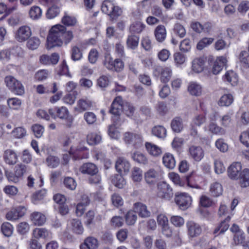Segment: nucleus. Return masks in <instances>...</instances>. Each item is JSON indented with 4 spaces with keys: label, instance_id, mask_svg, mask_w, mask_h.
Instances as JSON below:
<instances>
[{
    "label": "nucleus",
    "instance_id": "nucleus-61",
    "mask_svg": "<svg viewBox=\"0 0 249 249\" xmlns=\"http://www.w3.org/2000/svg\"><path fill=\"white\" fill-rule=\"evenodd\" d=\"M233 240L235 245H242L246 240L245 233L243 231H239L234 234Z\"/></svg>",
    "mask_w": 249,
    "mask_h": 249
},
{
    "label": "nucleus",
    "instance_id": "nucleus-54",
    "mask_svg": "<svg viewBox=\"0 0 249 249\" xmlns=\"http://www.w3.org/2000/svg\"><path fill=\"white\" fill-rule=\"evenodd\" d=\"M7 102L10 108L15 110L19 109L21 106V101L17 98H9Z\"/></svg>",
    "mask_w": 249,
    "mask_h": 249
},
{
    "label": "nucleus",
    "instance_id": "nucleus-26",
    "mask_svg": "<svg viewBox=\"0 0 249 249\" xmlns=\"http://www.w3.org/2000/svg\"><path fill=\"white\" fill-rule=\"evenodd\" d=\"M15 177L13 178L9 177V180L16 182L18 181V178L22 177L27 171V166L22 164H19L15 166Z\"/></svg>",
    "mask_w": 249,
    "mask_h": 249
},
{
    "label": "nucleus",
    "instance_id": "nucleus-64",
    "mask_svg": "<svg viewBox=\"0 0 249 249\" xmlns=\"http://www.w3.org/2000/svg\"><path fill=\"white\" fill-rule=\"evenodd\" d=\"M131 177L134 181H140L142 178V170L138 167H134L132 171Z\"/></svg>",
    "mask_w": 249,
    "mask_h": 249
},
{
    "label": "nucleus",
    "instance_id": "nucleus-5",
    "mask_svg": "<svg viewBox=\"0 0 249 249\" xmlns=\"http://www.w3.org/2000/svg\"><path fill=\"white\" fill-rule=\"evenodd\" d=\"M123 140L126 144H131L136 148L139 147L143 142L142 137L140 134L129 132L124 133Z\"/></svg>",
    "mask_w": 249,
    "mask_h": 249
},
{
    "label": "nucleus",
    "instance_id": "nucleus-32",
    "mask_svg": "<svg viewBox=\"0 0 249 249\" xmlns=\"http://www.w3.org/2000/svg\"><path fill=\"white\" fill-rule=\"evenodd\" d=\"M223 80L232 86L236 85L238 80L237 74L232 71H228L224 75Z\"/></svg>",
    "mask_w": 249,
    "mask_h": 249
},
{
    "label": "nucleus",
    "instance_id": "nucleus-31",
    "mask_svg": "<svg viewBox=\"0 0 249 249\" xmlns=\"http://www.w3.org/2000/svg\"><path fill=\"white\" fill-rule=\"evenodd\" d=\"M34 237L36 239H45L50 235V231L43 228H36L33 231Z\"/></svg>",
    "mask_w": 249,
    "mask_h": 249
},
{
    "label": "nucleus",
    "instance_id": "nucleus-58",
    "mask_svg": "<svg viewBox=\"0 0 249 249\" xmlns=\"http://www.w3.org/2000/svg\"><path fill=\"white\" fill-rule=\"evenodd\" d=\"M214 40L212 37H204L201 39L197 44V49L198 50H202L205 47L211 44Z\"/></svg>",
    "mask_w": 249,
    "mask_h": 249
},
{
    "label": "nucleus",
    "instance_id": "nucleus-38",
    "mask_svg": "<svg viewBox=\"0 0 249 249\" xmlns=\"http://www.w3.org/2000/svg\"><path fill=\"white\" fill-rule=\"evenodd\" d=\"M232 115V114L230 112L227 113L222 116H219L218 115L217 118H219L220 125L223 127H227L230 126L231 123Z\"/></svg>",
    "mask_w": 249,
    "mask_h": 249
},
{
    "label": "nucleus",
    "instance_id": "nucleus-50",
    "mask_svg": "<svg viewBox=\"0 0 249 249\" xmlns=\"http://www.w3.org/2000/svg\"><path fill=\"white\" fill-rule=\"evenodd\" d=\"M113 184L119 188H122L125 184V181L121 173L115 175L112 178Z\"/></svg>",
    "mask_w": 249,
    "mask_h": 249
},
{
    "label": "nucleus",
    "instance_id": "nucleus-4",
    "mask_svg": "<svg viewBox=\"0 0 249 249\" xmlns=\"http://www.w3.org/2000/svg\"><path fill=\"white\" fill-rule=\"evenodd\" d=\"M4 82L8 89L14 93L22 95L24 93V87L22 83L11 75L5 77Z\"/></svg>",
    "mask_w": 249,
    "mask_h": 249
},
{
    "label": "nucleus",
    "instance_id": "nucleus-12",
    "mask_svg": "<svg viewBox=\"0 0 249 249\" xmlns=\"http://www.w3.org/2000/svg\"><path fill=\"white\" fill-rule=\"evenodd\" d=\"M189 154L194 160L199 161L204 157V151L201 146L192 145L189 148Z\"/></svg>",
    "mask_w": 249,
    "mask_h": 249
},
{
    "label": "nucleus",
    "instance_id": "nucleus-15",
    "mask_svg": "<svg viewBox=\"0 0 249 249\" xmlns=\"http://www.w3.org/2000/svg\"><path fill=\"white\" fill-rule=\"evenodd\" d=\"M79 171L83 174L94 175L98 173V168L95 164L87 162L83 164L80 167Z\"/></svg>",
    "mask_w": 249,
    "mask_h": 249
},
{
    "label": "nucleus",
    "instance_id": "nucleus-2",
    "mask_svg": "<svg viewBox=\"0 0 249 249\" xmlns=\"http://www.w3.org/2000/svg\"><path fill=\"white\" fill-rule=\"evenodd\" d=\"M48 111L52 118L65 120V125L67 127L72 126L74 119L70 115L69 111L66 107H55L49 109Z\"/></svg>",
    "mask_w": 249,
    "mask_h": 249
},
{
    "label": "nucleus",
    "instance_id": "nucleus-51",
    "mask_svg": "<svg viewBox=\"0 0 249 249\" xmlns=\"http://www.w3.org/2000/svg\"><path fill=\"white\" fill-rule=\"evenodd\" d=\"M139 41L138 36L134 35L129 36L126 41L127 45L129 48L134 49L138 46Z\"/></svg>",
    "mask_w": 249,
    "mask_h": 249
},
{
    "label": "nucleus",
    "instance_id": "nucleus-9",
    "mask_svg": "<svg viewBox=\"0 0 249 249\" xmlns=\"http://www.w3.org/2000/svg\"><path fill=\"white\" fill-rule=\"evenodd\" d=\"M218 114L214 113L211 118V122L208 125V130L212 133L218 135H223L226 133L225 130L222 127L218 126L215 122L217 119Z\"/></svg>",
    "mask_w": 249,
    "mask_h": 249
},
{
    "label": "nucleus",
    "instance_id": "nucleus-7",
    "mask_svg": "<svg viewBox=\"0 0 249 249\" xmlns=\"http://www.w3.org/2000/svg\"><path fill=\"white\" fill-rule=\"evenodd\" d=\"M124 104L121 97L117 96L114 99L109 110V112L115 116V118H113V121L118 120L119 118L118 116H119L121 112L124 110Z\"/></svg>",
    "mask_w": 249,
    "mask_h": 249
},
{
    "label": "nucleus",
    "instance_id": "nucleus-20",
    "mask_svg": "<svg viewBox=\"0 0 249 249\" xmlns=\"http://www.w3.org/2000/svg\"><path fill=\"white\" fill-rule=\"evenodd\" d=\"M227 59L224 56H220L218 57L214 62L212 71L213 74H218L223 69L224 66L227 63Z\"/></svg>",
    "mask_w": 249,
    "mask_h": 249
},
{
    "label": "nucleus",
    "instance_id": "nucleus-52",
    "mask_svg": "<svg viewBox=\"0 0 249 249\" xmlns=\"http://www.w3.org/2000/svg\"><path fill=\"white\" fill-rule=\"evenodd\" d=\"M62 22L66 26H71L74 25L76 23V19L75 17L69 15L65 12V15L62 18Z\"/></svg>",
    "mask_w": 249,
    "mask_h": 249
},
{
    "label": "nucleus",
    "instance_id": "nucleus-29",
    "mask_svg": "<svg viewBox=\"0 0 249 249\" xmlns=\"http://www.w3.org/2000/svg\"><path fill=\"white\" fill-rule=\"evenodd\" d=\"M158 176V173L154 169H151L145 173L144 179L147 184H153L156 182Z\"/></svg>",
    "mask_w": 249,
    "mask_h": 249
},
{
    "label": "nucleus",
    "instance_id": "nucleus-46",
    "mask_svg": "<svg viewBox=\"0 0 249 249\" xmlns=\"http://www.w3.org/2000/svg\"><path fill=\"white\" fill-rule=\"evenodd\" d=\"M102 140L101 136L96 133H90L87 136V142L90 145L99 143Z\"/></svg>",
    "mask_w": 249,
    "mask_h": 249
},
{
    "label": "nucleus",
    "instance_id": "nucleus-42",
    "mask_svg": "<svg viewBox=\"0 0 249 249\" xmlns=\"http://www.w3.org/2000/svg\"><path fill=\"white\" fill-rule=\"evenodd\" d=\"M233 101V98L231 94H226L222 96L218 101V105L220 106H229Z\"/></svg>",
    "mask_w": 249,
    "mask_h": 249
},
{
    "label": "nucleus",
    "instance_id": "nucleus-60",
    "mask_svg": "<svg viewBox=\"0 0 249 249\" xmlns=\"http://www.w3.org/2000/svg\"><path fill=\"white\" fill-rule=\"evenodd\" d=\"M40 44L39 39L36 37H32L27 41V46L31 50L36 49Z\"/></svg>",
    "mask_w": 249,
    "mask_h": 249
},
{
    "label": "nucleus",
    "instance_id": "nucleus-13",
    "mask_svg": "<svg viewBox=\"0 0 249 249\" xmlns=\"http://www.w3.org/2000/svg\"><path fill=\"white\" fill-rule=\"evenodd\" d=\"M188 235L192 238L199 236L202 232L201 226L197 223L190 221L186 223Z\"/></svg>",
    "mask_w": 249,
    "mask_h": 249
},
{
    "label": "nucleus",
    "instance_id": "nucleus-56",
    "mask_svg": "<svg viewBox=\"0 0 249 249\" xmlns=\"http://www.w3.org/2000/svg\"><path fill=\"white\" fill-rule=\"evenodd\" d=\"M117 123L114 121V124L108 127V135L112 139H118L120 137V133L117 130Z\"/></svg>",
    "mask_w": 249,
    "mask_h": 249
},
{
    "label": "nucleus",
    "instance_id": "nucleus-10",
    "mask_svg": "<svg viewBox=\"0 0 249 249\" xmlns=\"http://www.w3.org/2000/svg\"><path fill=\"white\" fill-rule=\"evenodd\" d=\"M32 35V31L28 26H22L18 28L15 35V38L18 42L27 40Z\"/></svg>",
    "mask_w": 249,
    "mask_h": 249
},
{
    "label": "nucleus",
    "instance_id": "nucleus-53",
    "mask_svg": "<svg viewBox=\"0 0 249 249\" xmlns=\"http://www.w3.org/2000/svg\"><path fill=\"white\" fill-rule=\"evenodd\" d=\"M132 157L134 160L139 163L146 164L148 163V160L146 156L141 152H135Z\"/></svg>",
    "mask_w": 249,
    "mask_h": 249
},
{
    "label": "nucleus",
    "instance_id": "nucleus-47",
    "mask_svg": "<svg viewBox=\"0 0 249 249\" xmlns=\"http://www.w3.org/2000/svg\"><path fill=\"white\" fill-rule=\"evenodd\" d=\"M145 25L141 21H136L131 24L129 28V30L132 33H141Z\"/></svg>",
    "mask_w": 249,
    "mask_h": 249
},
{
    "label": "nucleus",
    "instance_id": "nucleus-48",
    "mask_svg": "<svg viewBox=\"0 0 249 249\" xmlns=\"http://www.w3.org/2000/svg\"><path fill=\"white\" fill-rule=\"evenodd\" d=\"M154 135L159 138H164L166 135V130L162 126L159 125L154 127L152 130Z\"/></svg>",
    "mask_w": 249,
    "mask_h": 249
},
{
    "label": "nucleus",
    "instance_id": "nucleus-62",
    "mask_svg": "<svg viewBox=\"0 0 249 249\" xmlns=\"http://www.w3.org/2000/svg\"><path fill=\"white\" fill-rule=\"evenodd\" d=\"M30 230V225L26 222L19 223L17 226L18 232L22 235L27 233Z\"/></svg>",
    "mask_w": 249,
    "mask_h": 249
},
{
    "label": "nucleus",
    "instance_id": "nucleus-39",
    "mask_svg": "<svg viewBox=\"0 0 249 249\" xmlns=\"http://www.w3.org/2000/svg\"><path fill=\"white\" fill-rule=\"evenodd\" d=\"M11 134L15 139H22L26 136L27 131L23 127H17L12 131Z\"/></svg>",
    "mask_w": 249,
    "mask_h": 249
},
{
    "label": "nucleus",
    "instance_id": "nucleus-43",
    "mask_svg": "<svg viewBox=\"0 0 249 249\" xmlns=\"http://www.w3.org/2000/svg\"><path fill=\"white\" fill-rule=\"evenodd\" d=\"M46 163L48 166L54 168L59 165L60 160L57 157L50 155L46 158Z\"/></svg>",
    "mask_w": 249,
    "mask_h": 249
},
{
    "label": "nucleus",
    "instance_id": "nucleus-36",
    "mask_svg": "<svg viewBox=\"0 0 249 249\" xmlns=\"http://www.w3.org/2000/svg\"><path fill=\"white\" fill-rule=\"evenodd\" d=\"M239 183L242 187H247L249 186V169H244L239 178Z\"/></svg>",
    "mask_w": 249,
    "mask_h": 249
},
{
    "label": "nucleus",
    "instance_id": "nucleus-59",
    "mask_svg": "<svg viewBox=\"0 0 249 249\" xmlns=\"http://www.w3.org/2000/svg\"><path fill=\"white\" fill-rule=\"evenodd\" d=\"M213 204L212 199L206 195H202L199 198V205L205 208L211 207Z\"/></svg>",
    "mask_w": 249,
    "mask_h": 249
},
{
    "label": "nucleus",
    "instance_id": "nucleus-45",
    "mask_svg": "<svg viewBox=\"0 0 249 249\" xmlns=\"http://www.w3.org/2000/svg\"><path fill=\"white\" fill-rule=\"evenodd\" d=\"M50 74V72L47 70H40L36 71L35 75V79L41 82L46 80Z\"/></svg>",
    "mask_w": 249,
    "mask_h": 249
},
{
    "label": "nucleus",
    "instance_id": "nucleus-18",
    "mask_svg": "<svg viewBox=\"0 0 249 249\" xmlns=\"http://www.w3.org/2000/svg\"><path fill=\"white\" fill-rule=\"evenodd\" d=\"M167 32L164 25H160L154 30V36L157 42L162 43L166 38Z\"/></svg>",
    "mask_w": 249,
    "mask_h": 249
},
{
    "label": "nucleus",
    "instance_id": "nucleus-11",
    "mask_svg": "<svg viewBox=\"0 0 249 249\" xmlns=\"http://www.w3.org/2000/svg\"><path fill=\"white\" fill-rule=\"evenodd\" d=\"M242 172V165L239 162H233L228 169V176L233 180H238Z\"/></svg>",
    "mask_w": 249,
    "mask_h": 249
},
{
    "label": "nucleus",
    "instance_id": "nucleus-40",
    "mask_svg": "<svg viewBox=\"0 0 249 249\" xmlns=\"http://www.w3.org/2000/svg\"><path fill=\"white\" fill-rule=\"evenodd\" d=\"M92 106L91 102L88 99H80L77 103V107L79 111L83 112L88 109Z\"/></svg>",
    "mask_w": 249,
    "mask_h": 249
},
{
    "label": "nucleus",
    "instance_id": "nucleus-63",
    "mask_svg": "<svg viewBox=\"0 0 249 249\" xmlns=\"http://www.w3.org/2000/svg\"><path fill=\"white\" fill-rule=\"evenodd\" d=\"M216 148L222 152H225L228 151L229 146L228 144L225 142L223 139L217 140L215 142Z\"/></svg>",
    "mask_w": 249,
    "mask_h": 249
},
{
    "label": "nucleus",
    "instance_id": "nucleus-24",
    "mask_svg": "<svg viewBox=\"0 0 249 249\" xmlns=\"http://www.w3.org/2000/svg\"><path fill=\"white\" fill-rule=\"evenodd\" d=\"M204 61L200 58H197L193 60L192 62V71L195 73H200L204 70Z\"/></svg>",
    "mask_w": 249,
    "mask_h": 249
},
{
    "label": "nucleus",
    "instance_id": "nucleus-57",
    "mask_svg": "<svg viewBox=\"0 0 249 249\" xmlns=\"http://www.w3.org/2000/svg\"><path fill=\"white\" fill-rule=\"evenodd\" d=\"M125 222L128 225H133L136 222L137 216L134 211H130L125 215Z\"/></svg>",
    "mask_w": 249,
    "mask_h": 249
},
{
    "label": "nucleus",
    "instance_id": "nucleus-22",
    "mask_svg": "<svg viewBox=\"0 0 249 249\" xmlns=\"http://www.w3.org/2000/svg\"><path fill=\"white\" fill-rule=\"evenodd\" d=\"M134 209V212L138 213L141 217L146 218L150 215V212L147 210L146 206L141 202L135 203Z\"/></svg>",
    "mask_w": 249,
    "mask_h": 249
},
{
    "label": "nucleus",
    "instance_id": "nucleus-41",
    "mask_svg": "<svg viewBox=\"0 0 249 249\" xmlns=\"http://www.w3.org/2000/svg\"><path fill=\"white\" fill-rule=\"evenodd\" d=\"M238 58L241 65L244 68H249V53L242 51L239 54Z\"/></svg>",
    "mask_w": 249,
    "mask_h": 249
},
{
    "label": "nucleus",
    "instance_id": "nucleus-30",
    "mask_svg": "<svg viewBox=\"0 0 249 249\" xmlns=\"http://www.w3.org/2000/svg\"><path fill=\"white\" fill-rule=\"evenodd\" d=\"M70 228L73 232L77 234H81L84 231V228L81 222L77 219H73L70 221Z\"/></svg>",
    "mask_w": 249,
    "mask_h": 249
},
{
    "label": "nucleus",
    "instance_id": "nucleus-44",
    "mask_svg": "<svg viewBox=\"0 0 249 249\" xmlns=\"http://www.w3.org/2000/svg\"><path fill=\"white\" fill-rule=\"evenodd\" d=\"M14 228L12 224L9 222H4L1 226V231L2 234L6 236L10 237L13 232Z\"/></svg>",
    "mask_w": 249,
    "mask_h": 249
},
{
    "label": "nucleus",
    "instance_id": "nucleus-37",
    "mask_svg": "<svg viewBox=\"0 0 249 249\" xmlns=\"http://www.w3.org/2000/svg\"><path fill=\"white\" fill-rule=\"evenodd\" d=\"M230 219L231 217L228 216L223 221H222L220 225L214 230V233L216 234L218 232H219V233H223L226 231L229 227V222Z\"/></svg>",
    "mask_w": 249,
    "mask_h": 249
},
{
    "label": "nucleus",
    "instance_id": "nucleus-35",
    "mask_svg": "<svg viewBox=\"0 0 249 249\" xmlns=\"http://www.w3.org/2000/svg\"><path fill=\"white\" fill-rule=\"evenodd\" d=\"M171 126L172 130L175 132H180L183 128L182 119L180 117H175L171 122Z\"/></svg>",
    "mask_w": 249,
    "mask_h": 249
},
{
    "label": "nucleus",
    "instance_id": "nucleus-6",
    "mask_svg": "<svg viewBox=\"0 0 249 249\" xmlns=\"http://www.w3.org/2000/svg\"><path fill=\"white\" fill-rule=\"evenodd\" d=\"M157 195L159 197L169 200L173 196V190L166 182L162 181L158 184Z\"/></svg>",
    "mask_w": 249,
    "mask_h": 249
},
{
    "label": "nucleus",
    "instance_id": "nucleus-21",
    "mask_svg": "<svg viewBox=\"0 0 249 249\" xmlns=\"http://www.w3.org/2000/svg\"><path fill=\"white\" fill-rule=\"evenodd\" d=\"M99 246L97 239L93 237L86 238L80 246V249H97Z\"/></svg>",
    "mask_w": 249,
    "mask_h": 249
},
{
    "label": "nucleus",
    "instance_id": "nucleus-33",
    "mask_svg": "<svg viewBox=\"0 0 249 249\" xmlns=\"http://www.w3.org/2000/svg\"><path fill=\"white\" fill-rule=\"evenodd\" d=\"M29 15L30 18L33 20H38L40 19L42 16V9L38 6H33L29 10Z\"/></svg>",
    "mask_w": 249,
    "mask_h": 249
},
{
    "label": "nucleus",
    "instance_id": "nucleus-27",
    "mask_svg": "<svg viewBox=\"0 0 249 249\" xmlns=\"http://www.w3.org/2000/svg\"><path fill=\"white\" fill-rule=\"evenodd\" d=\"M209 192L211 195L213 197L219 196L222 194L223 187L218 182H213L210 186Z\"/></svg>",
    "mask_w": 249,
    "mask_h": 249
},
{
    "label": "nucleus",
    "instance_id": "nucleus-28",
    "mask_svg": "<svg viewBox=\"0 0 249 249\" xmlns=\"http://www.w3.org/2000/svg\"><path fill=\"white\" fill-rule=\"evenodd\" d=\"M145 146L148 153L154 157H158L162 153L161 149L160 147L151 142H145Z\"/></svg>",
    "mask_w": 249,
    "mask_h": 249
},
{
    "label": "nucleus",
    "instance_id": "nucleus-55",
    "mask_svg": "<svg viewBox=\"0 0 249 249\" xmlns=\"http://www.w3.org/2000/svg\"><path fill=\"white\" fill-rule=\"evenodd\" d=\"M31 128L34 135L37 138H41L44 132V127L39 124H33Z\"/></svg>",
    "mask_w": 249,
    "mask_h": 249
},
{
    "label": "nucleus",
    "instance_id": "nucleus-1",
    "mask_svg": "<svg viewBox=\"0 0 249 249\" xmlns=\"http://www.w3.org/2000/svg\"><path fill=\"white\" fill-rule=\"evenodd\" d=\"M64 29L66 27L60 24L55 25L51 28L47 38V49L62 45V36Z\"/></svg>",
    "mask_w": 249,
    "mask_h": 249
},
{
    "label": "nucleus",
    "instance_id": "nucleus-16",
    "mask_svg": "<svg viewBox=\"0 0 249 249\" xmlns=\"http://www.w3.org/2000/svg\"><path fill=\"white\" fill-rule=\"evenodd\" d=\"M31 221L36 226H41L45 224L46 217L45 214L39 212H34L30 216Z\"/></svg>",
    "mask_w": 249,
    "mask_h": 249
},
{
    "label": "nucleus",
    "instance_id": "nucleus-14",
    "mask_svg": "<svg viewBox=\"0 0 249 249\" xmlns=\"http://www.w3.org/2000/svg\"><path fill=\"white\" fill-rule=\"evenodd\" d=\"M158 72L159 74H160V79L163 83H167L170 79L172 71L170 67H158L155 69V72Z\"/></svg>",
    "mask_w": 249,
    "mask_h": 249
},
{
    "label": "nucleus",
    "instance_id": "nucleus-34",
    "mask_svg": "<svg viewBox=\"0 0 249 249\" xmlns=\"http://www.w3.org/2000/svg\"><path fill=\"white\" fill-rule=\"evenodd\" d=\"M60 13L59 3L49 7L47 10L46 16L48 19H53L57 17Z\"/></svg>",
    "mask_w": 249,
    "mask_h": 249
},
{
    "label": "nucleus",
    "instance_id": "nucleus-8",
    "mask_svg": "<svg viewBox=\"0 0 249 249\" xmlns=\"http://www.w3.org/2000/svg\"><path fill=\"white\" fill-rule=\"evenodd\" d=\"M175 201L180 209L185 210L191 205L192 199L187 194L181 193L176 195Z\"/></svg>",
    "mask_w": 249,
    "mask_h": 249
},
{
    "label": "nucleus",
    "instance_id": "nucleus-3",
    "mask_svg": "<svg viewBox=\"0 0 249 249\" xmlns=\"http://www.w3.org/2000/svg\"><path fill=\"white\" fill-rule=\"evenodd\" d=\"M101 10L102 12L108 15L112 19H116L121 16L122 13L121 9L115 3L109 0L103 1Z\"/></svg>",
    "mask_w": 249,
    "mask_h": 249
},
{
    "label": "nucleus",
    "instance_id": "nucleus-19",
    "mask_svg": "<svg viewBox=\"0 0 249 249\" xmlns=\"http://www.w3.org/2000/svg\"><path fill=\"white\" fill-rule=\"evenodd\" d=\"M115 168L119 173H127L129 170L130 164L129 162L123 158H119L116 162Z\"/></svg>",
    "mask_w": 249,
    "mask_h": 249
},
{
    "label": "nucleus",
    "instance_id": "nucleus-17",
    "mask_svg": "<svg viewBox=\"0 0 249 249\" xmlns=\"http://www.w3.org/2000/svg\"><path fill=\"white\" fill-rule=\"evenodd\" d=\"M3 158L4 161L9 165H14L18 161V156L16 152L12 149H6L4 151Z\"/></svg>",
    "mask_w": 249,
    "mask_h": 249
},
{
    "label": "nucleus",
    "instance_id": "nucleus-49",
    "mask_svg": "<svg viewBox=\"0 0 249 249\" xmlns=\"http://www.w3.org/2000/svg\"><path fill=\"white\" fill-rule=\"evenodd\" d=\"M173 57L175 64L178 67L182 65L186 60V55L179 52L175 53Z\"/></svg>",
    "mask_w": 249,
    "mask_h": 249
},
{
    "label": "nucleus",
    "instance_id": "nucleus-23",
    "mask_svg": "<svg viewBox=\"0 0 249 249\" xmlns=\"http://www.w3.org/2000/svg\"><path fill=\"white\" fill-rule=\"evenodd\" d=\"M188 91L193 96H199L201 95L202 87L200 84L196 82H191L188 86Z\"/></svg>",
    "mask_w": 249,
    "mask_h": 249
},
{
    "label": "nucleus",
    "instance_id": "nucleus-25",
    "mask_svg": "<svg viewBox=\"0 0 249 249\" xmlns=\"http://www.w3.org/2000/svg\"><path fill=\"white\" fill-rule=\"evenodd\" d=\"M162 162L164 166L170 169H174L176 166V160L174 156L169 153H166L162 157Z\"/></svg>",
    "mask_w": 249,
    "mask_h": 249
}]
</instances>
